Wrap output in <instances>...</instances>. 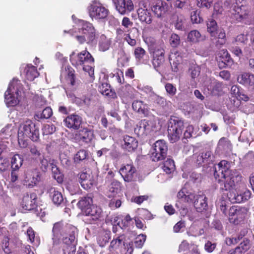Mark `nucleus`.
<instances>
[{
  "instance_id": "nucleus-19",
  "label": "nucleus",
  "mask_w": 254,
  "mask_h": 254,
  "mask_svg": "<svg viewBox=\"0 0 254 254\" xmlns=\"http://www.w3.org/2000/svg\"><path fill=\"white\" fill-rule=\"evenodd\" d=\"M152 130V123L146 120H141L134 128L135 133L139 135L146 134Z\"/></svg>"
},
{
  "instance_id": "nucleus-16",
  "label": "nucleus",
  "mask_w": 254,
  "mask_h": 254,
  "mask_svg": "<svg viewBox=\"0 0 254 254\" xmlns=\"http://www.w3.org/2000/svg\"><path fill=\"white\" fill-rule=\"evenodd\" d=\"M24 177V185L28 187H33L41 180L40 173L37 169L27 172Z\"/></svg>"
},
{
  "instance_id": "nucleus-31",
  "label": "nucleus",
  "mask_w": 254,
  "mask_h": 254,
  "mask_svg": "<svg viewBox=\"0 0 254 254\" xmlns=\"http://www.w3.org/2000/svg\"><path fill=\"white\" fill-rule=\"evenodd\" d=\"M132 107L134 111H136L139 114L145 115L147 114V110L146 105L140 100L134 101L132 104Z\"/></svg>"
},
{
  "instance_id": "nucleus-55",
  "label": "nucleus",
  "mask_w": 254,
  "mask_h": 254,
  "mask_svg": "<svg viewBox=\"0 0 254 254\" xmlns=\"http://www.w3.org/2000/svg\"><path fill=\"white\" fill-rule=\"evenodd\" d=\"M100 92L104 95L110 96L111 90L110 86L107 83H103L100 87Z\"/></svg>"
},
{
  "instance_id": "nucleus-38",
  "label": "nucleus",
  "mask_w": 254,
  "mask_h": 254,
  "mask_svg": "<svg viewBox=\"0 0 254 254\" xmlns=\"http://www.w3.org/2000/svg\"><path fill=\"white\" fill-rule=\"evenodd\" d=\"M207 27L211 37L216 36V31L218 30L216 22L212 19H209L207 22Z\"/></svg>"
},
{
  "instance_id": "nucleus-62",
  "label": "nucleus",
  "mask_w": 254,
  "mask_h": 254,
  "mask_svg": "<svg viewBox=\"0 0 254 254\" xmlns=\"http://www.w3.org/2000/svg\"><path fill=\"white\" fill-rule=\"evenodd\" d=\"M197 5L200 7L209 8L213 0H197Z\"/></svg>"
},
{
  "instance_id": "nucleus-12",
  "label": "nucleus",
  "mask_w": 254,
  "mask_h": 254,
  "mask_svg": "<svg viewBox=\"0 0 254 254\" xmlns=\"http://www.w3.org/2000/svg\"><path fill=\"white\" fill-rule=\"evenodd\" d=\"M79 182L85 190H89L96 184V178L90 170H86L78 174Z\"/></svg>"
},
{
  "instance_id": "nucleus-49",
  "label": "nucleus",
  "mask_w": 254,
  "mask_h": 254,
  "mask_svg": "<svg viewBox=\"0 0 254 254\" xmlns=\"http://www.w3.org/2000/svg\"><path fill=\"white\" fill-rule=\"evenodd\" d=\"M230 93L232 96L234 97L233 101L234 102H237V106L239 105V100L238 98L240 95V91L239 87L237 85H233L231 88Z\"/></svg>"
},
{
  "instance_id": "nucleus-15",
  "label": "nucleus",
  "mask_w": 254,
  "mask_h": 254,
  "mask_svg": "<svg viewBox=\"0 0 254 254\" xmlns=\"http://www.w3.org/2000/svg\"><path fill=\"white\" fill-rule=\"evenodd\" d=\"M20 69L21 75L29 81H33L39 75L36 67L31 64H23Z\"/></svg>"
},
{
  "instance_id": "nucleus-2",
  "label": "nucleus",
  "mask_w": 254,
  "mask_h": 254,
  "mask_svg": "<svg viewBox=\"0 0 254 254\" xmlns=\"http://www.w3.org/2000/svg\"><path fill=\"white\" fill-rule=\"evenodd\" d=\"M77 28L70 30L67 32L74 36L79 44L92 43L95 39V29L92 24L89 22L78 19L77 21Z\"/></svg>"
},
{
  "instance_id": "nucleus-1",
  "label": "nucleus",
  "mask_w": 254,
  "mask_h": 254,
  "mask_svg": "<svg viewBox=\"0 0 254 254\" xmlns=\"http://www.w3.org/2000/svg\"><path fill=\"white\" fill-rule=\"evenodd\" d=\"M214 176L219 183L224 184L223 189L230 190L229 194H227L230 201L233 203L244 201L243 196H241L238 192L233 194L230 191L241 182L242 176L237 170L230 169V163L228 161L222 160L217 164L215 167Z\"/></svg>"
},
{
  "instance_id": "nucleus-24",
  "label": "nucleus",
  "mask_w": 254,
  "mask_h": 254,
  "mask_svg": "<svg viewBox=\"0 0 254 254\" xmlns=\"http://www.w3.org/2000/svg\"><path fill=\"white\" fill-rule=\"evenodd\" d=\"M84 213L85 215L90 216L93 220H97L101 217L102 210L97 206L91 205L84 210Z\"/></svg>"
},
{
  "instance_id": "nucleus-26",
  "label": "nucleus",
  "mask_w": 254,
  "mask_h": 254,
  "mask_svg": "<svg viewBox=\"0 0 254 254\" xmlns=\"http://www.w3.org/2000/svg\"><path fill=\"white\" fill-rule=\"evenodd\" d=\"M14 89V86L10 83L5 92V102L8 107H14L16 106V99L12 91V90Z\"/></svg>"
},
{
  "instance_id": "nucleus-33",
  "label": "nucleus",
  "mask_w": 254,
  "mask_h": 254,
  "mask_svg": "<svg viewBox=\"0 0 254 254\" xmlns=\"http://www.w3.org/2000/svg\"><path fill=\"white\" fill-rule=\"evenodd\" d=\"M213 40H216L215 42L216 45H223L226 42V34L223 29H218L216 31V36H213Z\"/></svg>"
},
{
  "instance_id": "nucleus-11",
  "label": "nucleus",
  "mask_w": 254,
  "mask_h": 254,
  "mask_svg": "<svg viewBox=\"0 0 254 254\" xmlns=\"http://www.w3.org/2000/svg\"><path fill=\"white\" fill-rule=\"evenodd\" d=\"M234 10L236 18L240 21L249 23L252 19V15L249 7L242 4L240 6L235 5Z\"/></svg>"
},
{
  "instance_id": "nucleus-28",
  "label": "nucleus",
  "mask_w": 254,
  "mask_h": 254,
  "mask_svg": "<svg viewBox=\"0 0 254 254\" xmlns=\"http://www.w3.org/2000/svg\"><path fill=\"white\" fill-rule=\"evenodd\" d=\"M166 3L161 0H157L151 6L152 10L158 17H160L166 11Z\"/></svg>"
},
{
  "instance_id": "nucleus-43",
  "label": "nucleus",
  "mask_w": 254,
  "mask_h": 254,
  "mask_svg": "<svg viewBox=\"0 0 254 254\" xmlns=\"http://www.w3.org/2000/svg\"><path fill=\"white\" fill-rule=\"evenodd\" d=\"M125 239L124 235H121L117 238L113 239L110 244L109 248L110 251H111V249L114 250L118 249L121 244L124 242Z\"/></svg>"
},
{
  "instance_id": "nucleus-58",
  "label": "nucleus",
  "mask_w": 254,
  "mask_h": 254,
  "mask_svg": "<svg viewBox=\"0 0 254 254\" xmlns=\"http://www.w3.org/2000/svg\"><path fill=\"white\" fill-rule=\"evenodd\" d=\"M202 155L203 160L206 164H209L210 162L213 161L214 157L212 155V153L210 151H207L205 152H202L200 153Z\"/></svg>"
},
{
  "instance_id": "nucleus-59",
  "label": "nucleus",
  "mask_w": 254,
  "mask_h": 254,
  "mask_svg": "<svg viewBox=\"0 0 254 254\" xmlns=\"http://www.w3.org/2000/svg\"><path fill=\"white\" fill-rule=\"evenodd\" d=\"M190 18L192 23H200L202 21V18L200 17L199 13L197 11L191 12L190 14Z\"/></svg>"
},
{
  "instance_id": "nucleus-41",
  "label": "nucleus",
  "mask_w": 254,
  "mask_h": 254,
  "mask_svg": "<svg viewBox=\"0 0 254 254\" xmlns=\"http://www.w3.org/2000/svg\"><path fill=\"white\" fill-rule=\"evenodd\" d=\"M174 162L172 159H168L165 161L163 166V169L167 174H171L175 170Z\"/></svg>"
},
{
  "instance_id": "nucleus-48",
  "label": "nucleus",
  "mask_w": 254,
  "mask_h": 254,
  "mask_svg": "<svg viewBox=\"0 0 254 254\" xmlns=\"http://www.w3.org/2000/svg\"><path fill=\"white\" fill-rule=\"evenodd\" d=\"M220 58L222 63L227 64L232 62L230 54L226 50H222L220 53Z\"/></svg>"
},
{
  "instance_id": "nucleus-61",
  "label": "nucleus",
  "mask_w": 254,
  "mask_h": 254,
  "mask_svg": "<svg viewBox=\"0 0 254 254\" xmlns=\"http://www.w3.org/2000/svg\"><path fill=\"white\" fill-rule=\"evenodd\" d=\"M55 131L56 127L53 124L46 125L43 128V133L45 135L52 134Z\"/></svg>"
},
{
  "instance_id": "nucleus-34",
  "label": "nucleus",
  "mask_w": 254,
  "mask_h": 254,
  "mask_svg": "<svg viewBox=\"0 0 254 254\" xmlns=\"http://www.w3.org/2000/svg\"><path fill=\"white\" fill-rule=\"evenodd\" d=\"M51 197L52 199L54 204L59 205L61 204L64 201V198L62 193L55 189L52 188L50 190Z\"/></svg>"
},
{
  "instance_id": "nucleus-32",
  "label": "nucleus",
  "mask_w": 254,
  "mask_h": 254,
  "mask_svg": "<svg viewBox=\"0 0 254 254\" xmlns=\"http://www.w3.org/2000/svg\"><path fill=\"white\" fill-rule=\"evenodd\" d=\"M189 41L196 43L205 39V36H202L199 32L196 30H191L188 35Z\"/></svg>"
},
{
  "instance_id": "nucleus-37",
  "label": "nucleus",
  "mask_w": 254,
  "mask_h": 254,
  "mask_svg": "<svg viewBox=\"0 0 254 254\" xmlns=\"http://www.w3.org/2000/svg\"><path fill=\"white\" fill-rule=\"evenodd\" d=\"M173 22L176 29L182 30L184 27L185 18L182 14H176L173 16Z\"/></svg>"
},
{
  "instance_id": "nucleus-57",
  "label": "nucleus",
  "mask_w": 254,
  "mask_h": 254,
  "mask_svg": "<svg viewBox=\"0 0 254 254\" xmlns=\"http://www.w3.org/2000/svg\"><path fill=\"white\" fill-rule=\"evenodd\" d=\"M87 153L84 150L79 151L74 156L75 162H78L85 160L87 156Z\"/></svg>"
},
{
  "instance_id": "nucleus-4",
  "label": "nucleus",
  "mask_w": 254,
  "mask_h": 254,
  "mask_svg": "<svg viewBox=\"0 0 254 254\" xmlns=\"http://www.w3.org/2000/svg\"><path fill=\"white\" fill-rule=\"evenodd\" d=\"M77 236V229L74 226L66 224L64 228V234L63 236V242L68 245L64 250V254H74L76 248V238Z\"/></svg>"
},
{
  "instance_id": "nucleus-45",
  "label": "nucleus",
  "mask_w": 254,
  "mask_h": 254,
  "mask_svg": "<svg viewBox=\"0 0 254 254\" xmlns=\"http://www.w3.org/2000/svg\"><path fill=\"white\" fill-rule=\"evenodd\" d=\"M151 98L154 102L162 107H165L167 104V102L164 97H161L157 94H152L151 95Z\"/></svg>"
},
{
  "instance_id": "nucleus-6",
  "label": "nucleus",
  "mask_w": 254,
  "mask_h": 254,
  "mask_svg": "<svg viewBox=\"0 0 254 254\" xmlns=\"http://www.w3.org/2000/svg\"><path fill=\"white\" fill-rule=\"evenodd\" d=\"M87 10L89 16L96 20L105 19L109 13L108 10L98 0L92 1L87 7Z\"/></svg>"
},
{
  "instance_id": "nucleus-23",
  "label": "nucleus",
  "mask_w": 254,
  "mask_h": 254,
  "mask_svg": "<svg viewBox=\"0 0 254 254\" xmlns=\"http://www.w3.org/2000/svg\"><path fill=\"white\" fill-rule=\"evenodd\" d=\"M237 80L242 85L252 86L254 85V74L250 72H244L238 76Z\"/></svg>"
},
{
  "instance_id": "nucleus-5",
  "label": "nucleus",
  "mask_w": 254,
  "mask_h": 254,
  "mask_svg": "<svg viewBox=\"0 0 254 254\" xmlns=\"http://www.w3.org/2000/svg\"><path fill=\"white\" fill-rule=\"evenodd\" d=\"M18 134L19 137L30 138L32 140L36 141L39 137V130L35 128L32 122L28 120L20 124Z\"/></svg>"
},
{
  "instance_id": "nucleus-13",
  "label": "nucleus",
  "mask_w": 254,
  "mask_h": 254,
  "mask_svg": "<svg viewBox=\"0 0 254 254\" xmlns=\"http://www.w3.org/2000/svg\"><path fill=\"white\" fill-rule=\"evenodd\" d=\"M247 212V209L245 207H241L238 206H233L229 210V220L231 223H236L240 219L244 217Z\"/></svg>"
},
{
  "instance_id": "nucleus-21",
  "label": "nucleus",
  "mask_w": 254,
  "mask_h": 254,
  "mask_svg": "<svg viewBox=\"0 0 254 254\" xmlns=\"http://www.w3.org/2000/svg\"><path fill=\"white\" fill-rule=\"evenodd\" d=\"M65 126L69 128L74 129H77L82 122L81 118L77 115L72 114L67 116L64 120Z\"/></svg>"
},
{
  "instance_id": "nucleus-39",
  "label": "nucleus",
  "mask_w": 254,
  "mask_h": 254,
  "mask_svg": "<svg viewBox=\"0 0 254 254\" xmlns=\"http://www.w3.org/2000/svg\"><path fill=\"white\" fill-rule=\"evenodd\" d=\"M53 114V111L51 108L47 107L45 108L42 113H37L35 118L36 119H49Z\"/></svg>"
},
{
  "instance_id": "nucleus-53",
  "label": "nucleus",
  "mask_w": 254,
  "mask_h": 254,
  "mask_svg": "<svg viewBox=\"0 0 254 254\" xmlns=\"http://www.w3.org/2000/svg\"><path fill=\"white\" fill-rule=\"evenodd\" d=\"M93 63L92 64H82L80 66V68L82 69L85 72L88 73L90 77H92L94 75V69L93 68Z\"/></svg>"
},
{
  "instance_id": "nucleus-63",
  "label": "nucleus",
  "mask_w": 254,
  "mask_h": 254,
  "mask_svg": "<svg viewBox=\"0 0 254 254\" xmlns=\"http://www.w3.org/2000/svg\"><path fill=\"white\" fill-rule=\"evenodd\" d=\"M218 146L222 149H226L230 146L229 141L226 138H221L218 142Z\"/></svg>"
},
{
  "instance_id": "nucleus-35",
  "label": "nucleus",
  "mask_w": 254,
  "mask_h": 254,
  "mask_svg": "<svg viewBox=\"0 0 254 254\" xmlns=\"http://www.w3.org/2000/svg\"><path fill=\"white\" fill-rule=\"evenodd\" d=\"M111 45V40L104 35L100 36L99 42V48L100 51L105 52L108 50Z\"/></svg>"
},
{
  "instance_id": "nucleus-9",
  "label": "nucleus",
  "mask_w": 254,
  "mask_h": 254,
  "mask_svg": "<svg viewBox=\"0 0 254 254\" xmlns=\"http://www.w3.org/2000/svg\"><path fill=\"white\" fill-rule=\"evenodd\" d=\"M70 61L73 65L80 68L82 64L93 63L94 59L88 51H83L77 55L72 52L70 55Z\"/></svg>"
},
{
  "instance_id": "nucleus-60",
  "label": "nucleus",
  "mask_w": 254,
  "mask_h": 254,
  "mask_svg": "<svg viewBox=\"0 0 254 254\" xmlns=\"http://www.w3.org/2000/svg\"><path fill=\"white\" fill-rule=\"evenodd\" d=\"M170 43L173 47L178 46L180 43V37L176 34H172L170 38Z\"/></svg>"
},
{
  "instance_id": "nucleus-3",
  "label": "nucleus",
  "mask_w": 254,
  "mask_h": 254,
  "mask_svg": "<svg viewBox=\"0 0 254 254\" xmlns=\"http://www.w3.org/2000/svg\"><path fill=\"white\" fill-rule=\"evenodd\" d=\"M177 197L185 202H190L194 200V206L198 212H202L207 207V198L202 193L194 194L188 192L185 188H183L178 193Z\"/></svg>"
},
{
  "instance_id": "nucleus-29",
  "label": "nucleus",
  "mask_w": 254,
  "mask_h": 254,
  "mask_svg": "<svg viewBox=\"0 0 254 254\" xmlns=\"http://www.w3.org/2000/svg\"><path fill=\"white\" fill-rule=\"evenodd\" d=\"M64 76L66 81L71 85L75 84L74 70L71 67L67 66L63 70L61 73V77Z\"/></svg>"
},
{
  "instance_id": "nucleus-17",
  "label": "nucleus",
  "mask_w": 254,
  "mask_h": 254,
  "mask_svg": "<svg viewBox=\"0 0 254 254\" xmlns=\"http://www.w3.org/2000/svg\"><path fill=\"white\" fill-rule=\"evenodd\" d=\"M136 169L132 164H127L122 167L120 170V173L127 182L134 180L135 176Z\"/></svg>"
},
{
  "instance_id": "nucleus-10",
  "label": "nucleus",
  "mask_w": 254,
  "mask_h": 254,
  "mask_svg": "<svg viewBox=\"0 0 254 254\" xmlns=\"http://www.w3.org/2000/svg\"><path fill=\"white\" fill-rule=\"evenodd\" d=\"M167 150L168 147L165 141H156L151 152V158L152 161L157 162L164 159L166 156Z\"/></svg>"
},
{
  "instance_id": "nucleus-36",
  "label": "nucleus",
  "mask_w": 254,
  "mask_h": 254,
  "mask_svg": "<svg viewBox=\"0 0 254 254\" xmlns=\"http://www.w3.org/2000/svg\"><path fill=\"white\" fill-rule=\"evenodd\" d=\"M92 203V199L90 197H83L79 200L77 203L78 207L84 212V210L89 207Z\"/></svg>"
},
{
  "instance_id": "nucleus-30",
  "label": "nucleus",
  "mask_w": 254,
  "mask_h": 254,
  "mask_svg": "<svg viewBox=\"0 0 254 254\" xmlns=\"http://www.w3.org/2000/svg\"><path fill=\"white\" fill-rule=\"evenodd\" d=\"M93 138V132L87 128H84L80 131L78 135V138L80 141L85 143L90 142Z\"/></svg>"
},
{
  "instance_id": "nucleus-52",
  "label": "nucleus",
  "mask_w": 254,
  "mask_h": 254,
  "mask_svg": "<svg viewBox=\"0 0 254 254\" xmlns=\"http://www.w3.org/2000/svg\"><path fill=\"white\" fill-rule=\"evenodd\" d=\"M165 88L166 92L170 96H173L176 93V87L171 83H166L165 85Z\"/></svg>"
},
{
  "instance_id": "nucleus-46",
  "label": "nucleus",
  "mask_w": 254,
  "mask_h": 254,
  "mask_svg": "<svg viewBox=\"0 0 254 254\" xmlns=\"http://www.w3.org/2000/svg\"><path fill=\"white\" fill-rule=\"evenodd\" d=\"M249 249V241L247 240L240 244L234 251L233 254H241L243 251H246Z\"/></svg>"
},
{
  "instance_id": "nucleus-27",
  "label": "nucleus",
  "mask_w": 254,
  "mask_h": 254,
  "mask_svg": "<svg viewBox=\"0 0 254 254\" xmlns=\"http://www.w3.org/2000/svg\"><path fill=\"white\" fill-rule=\"evenodd\" d=\"M182 58L178 52H172L169 56V61L172 69L174 72H177L179 64L182 62Z\"/></svg>"
},
{
  "instance_id": "nucleus-22",
  "label": "nucleus",
  "mask_w": 254,
  "mask_h": 254,
  "mask_svg": "<svg viewBox=\"0 0 254 254\" xmlns=\"http://www.w3.org/2000/svg\"><path fill=\"white\" fill-rule=\"evenodd\" d=\"M137 146L138 142L134 137L128 135L124 136L122 146L125 149L128 151H132L137 148Z\"/></svg>"
},
{
  "instance_id": "nucleus-50",
  "label": "nucleus",
  "mask_w": 254,
  "mask_h": 254,
  "mask_svg": "<svg viewBox=\"0 0 254 254\" xmlns=\"http://www.w3.org/2000/svg\"><path fill=\"white\" fill-rule=\"evenodd\" d=\"M1 245L3 250L5 254H10L12 253V249L9 247V238L7 237H4Z\"/></svg>"
},
{
  "instance_id": "nucleus-8",
  "label": "nucleus",
  "mask_w": 254,
  "mask_h": 254,
  "mask_svg": "<svg viewBox=\"0 0 254 254\" xmlns=\"http://www.w3.org/2000/svg\"><path fill=\"white\" fill-rule=\"evenodd\" d=\"M164 45L162 42H153L150 46L153 53L152 63L155 67H159L164 62Z\"/></svg>"
},
{
  "instance_id": "nucleus-20",
  "label": "nucleus",
  "mask_w": 254,
  "mask_h": 254,
  "mask_svg": "<svg viewBox=\"0 0 254 254\" xmlns=\"http://www.w3.org/2000/svg\"><path fill=\"white\" fill-rule=\"evenodd\" d=\"M66 226L62 222L56 223L53 228V241L54 245H57L59 243L61 237L64 234V228Z\"/></svg>"
},
{
  "instance_id": "nucleus-54",
  "label": "nucleus",
  "mask_w": 254,
  "mask_h": 254,
  "mask_svg": "<svg viewBox=\"0 0 254 254\" xmlns=\"http://www.w3.org/2000/svg\"><path fill=\"white\" fill-rule=\"evenodd\" d=\"M146 237L145 235L141 234L138 235L136 238L134 242L135 247L138 248H140L143 245Z\"/></svg>"
},
{
  "instance_id": "nucleus-44",
  "label": "nucleus",
  "mask_w": 254,
  "mask_h": 254,
  "mask_svg": "<svg viewBox=\"0 0 254 254\" xmlns=\"http://www.w3.org/2000/svg\"><path fill=\"white\" fill-rule=\"evenodd\" d=\"M229 202L225 199L224 196H222L217 202V207L223 213L226 215V210L228 207Z\"/></svg>"
},
{
  "instance_id": "nucleus-56",
  "label": "nucleus",
  "mask_w": 254,
  "mask_h": 254,
  "mask_svg": "<svg viewBox=\"0 0 254 254\" xmlns=\"http://www.w3.org/2000/svg\"><path fill=\"white\" fill-rule=\"evenodd\" d=\"M16 162V154L14 155L11 159V182H15L16 181V166L14 167V164Z\"/></svg>"
},
{
  "instance_id": "nucleus-64",
  "label": "nucleus",
  "mask_w": 254,
  "mask_h": 254,
  "mask_svg": "<svg viewBox=\"0 0 254 254\" xmlns=\"http://www.w3.org/2000/svg\"><path fill=\"white\" fill-rule=\"evenodd\" d=\"M30 151L32 156L35 159H41V157H43L40 151L35 146L30 147Z\"/></svg>"
},
{
  "instance_id": "nucleus-40",
  "label": "nucleus",
  "mask_w": 254,
  "mask_h": 254,
  "mask_svg": "<svg viewBox=\"0 0 254 254\" xmlns=\"http://www.w3.org/2000/svg\"><path fill=\"white\" fill-rule=\"evenodd\" d=\"M110 238V232H104L100 234L98 238V243L101 247H103L109 241Z\"/></svg>"
},
{
  "instance_id": "nucleus-51",
  "label": "nucleus",
  "mask_w": 254,
  "mask_h": 254,
  "mask_svg": "<svg viewBox=\"0 0 254 254\" xmlns=\"http://www.w3.org/2000/svg\"><path fill=\"white\" fill-rule=\"evenodd\" d=\"M184 135L186 138H190L191 137H195L197 136L196 133L194 132L193 127L191 125H189L186 127Z\"/></svg>"
},
{
  "instance_id": "nucleus-7",
  "label": "nucleus",
  "mask_w": 254,
  "mask_h": 254,
  "mask_svg": "<svg viewBox=\"0 0 254 254\" xmlns=\"http://www.w3.org/2000/svg\"><path fill=\"white\" fill-rule=\"evenodd\" d=\"M184 123L177 118H171L168 125V132L172 142L178 141L182 134Z\"/></svg>"
},
{
  "instance_id": "nucleus-25",
  "label": "nucleus",
  "mask_w": 254,
  "mask_h": 254,
  "mask_svg": "<svg viewBox=\"0 0 254 254\" xmlns=\"http://www.w3.org/2000/svg\"><path fill=\"white\" fill-rule=\"evenodd\" d=\"M138 18L142 22L147 24H150L152 21L151 13L147 9L146 4L144 6V8H140L138 9Z\"/></svg>"
},
{
  "instance_id": "nucleus-14",
  "label": "nucleus",
  "mask_w": 254,
  "mask_h": 254,
  "mask_svg": "<svg viewBox=\"0 0 254 254\" xmlns=\"http://www.w3.org/2000/svg\"><path fill=\"white\" fill-rule=\"evenodd\" d=\"M116 10L121 14H125L133 10L134 6L131 0H112Z\"/></svg>"
},
{
  "instance_id": "nucleus-18",
  "label": "nucleus",
  "mask_w": 254,
  "mask_h": 254,
  "mask_svg": "<svg viewBox=\"0 0 254 254\" xmlns=\"http://www.w3.org/2000/svg\"><path fill=\"white\" fill-rule=\"evenodd\" d=\"M37 195L35 193H27L23 196L21 205L24 210L33 209L36 204Z\"/></svg>"
},
{
  "instance_id": "nucleus-42",
  "label": "nucleus",
  "mask_w": 254,
  "mask_h": 254,
  "mask_svg": "<svg viewBox=\"0 0 254 254\" xmlns=\"http://www.w3.org/2000/svg\"><path fill=\"white\" fill-rule=\"evenodd\" d=\"M27 236L28 240L31 243H35L36 245H39V240L37 236H35V232L31 227H28L26 231Z\"/></svg>"
},
{
  "instance_id": "nucleus-47",
  "label": "nucleus",
  "mask_w": 254,
  "mask_h": 254,
  "mask_svg": "<svg viewBox=\"0 0 254 254\" xmlns=\"http://www.w3.org/2000/svg\"><path fill=\"white\" fill-rule=\"evenodd\" d=\"M120 183L116 180H113L108 187L109 191L112 193L113 195L117 193L120 190Z\"/></svg>"
}]
</instances>
